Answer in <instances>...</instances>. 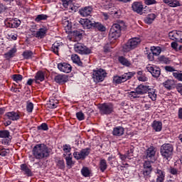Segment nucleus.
<instances>
[{
	"mask_svg": "<svg viewBox=\"0 0 182 182\" xmlns=\"http://www.w3.org/2000/svg\"><path fill=\"white\" fill-rule=\"evenodd\" d=\"M169 38L171 41H176L177 42V38H178V31H172L168 33Z\"/></svg>",
	"mask_w": 182,
	"mask_h": 182,
	"instance_id": "nucleus-37",
	"label": "nucleus"
},
{
	"mask_svg": "<svg viewBox=\"0 0 182 182\" xmlns=\"http://www.w3.org/2000/svg\"><path fill=\"white\" fill-rule=\"evenodd\" d=\"M173 151L174 146L171 144H164L160 148V154L164 160H171Z\"/></svg>",
	"mask_w": 182,
	"mask_h": 182,
	"instance_id": "nucleus-3",
	"label": "nucleus"
},
{
	"mask_svg": "<svg viewBox=\"0 0 182 182\" xmlns=\"http://www.w3.org/2000/svg\"><path fill=\"white\" fill-rule=\"evenodd\" d=\"M149 95V97L151 99V100L154 101L157 99V94H156V90L153 88H149V91L147 92Z\"/></svg>",
	"mask_w": 182,
	"mask_h": 182,
	"instance_id": "nucleus-36",
	"label": "nucleus"
},
{
	"mask_svg": "<svg viewBox=\"0 0 182 182\" xmlns=\"http://www.w3.org/2000/svg\"><path fill=\"white\" fill-rule=\"evenodd\" d=\"M92 11H93V9L92 8V6H89L83 7L81 9H80L79 13H80V15H81V16H84V17L90 16Z\"/></svg>",
	"mask_w": 182,
	"mask_h": 182,
	"instance_id": "nucleus-20",
	"label": "nucleus"
},
{
	"mask_svg": "<svg viewBox=\"0 0 182 182\" xmlns=\"http://www.w3.org/2000/svg\"><path fill=\"white\" fill-rule=\"evenodd\" d=\"M6 117L8 118L9 120H12L13 122H16L21 119V115L18 112H6L5 114Z\"/></svg>",
	"mask_w": 182,
	"mask_h": 182,
	"instance_id": "nucleus-19",
	"label": "nucleus"
},
{
	"mask_svg": "<svg viewBox=\"0 0 182 182\" xmlns=\"http://www.w3.org/2000/svg\"><path fill=\"white\" fill-rule=\"evenodd\" d=\"M98 109L101 114L109 116V114H112L114 112V105L111 102L103 103L98 107Z\"/></svg>",
	"mask_w": 182,
	"mask_h": 182,
	"instance_id": "nucleus-7",
	"label": "nucleus"
},
{
	"mask_svg": "<svg viewBox=\"0 0 182 182\" xmlns=\"http://www.w3.org/2000/svg\"><path fill=\"white\" fill-rule=\"evenodd\" d=\"M17 51L16 47H14L11 48L8 53H6L4 54V58L7 60H9V59H11V58H14L15 56V53Z\"/></svg>",
	"mask_w": 182,
	"mask_h": 182,
	"instance_id": "nucleus-28",
	"label": "nucleus"
},
{
	"mask_svg": "<svg viewBox=\"0 0 182 182\" xmlns=\"http://www.w3.org/2000/svg\"><path fill=\"white\" fill-rule=\"evenodd\" d=\"M118 60L119 63H121V65H123L124 66H127V68H129V66H132V63H130V61H129L127 58L123 56L119 57Z\"/></svg>",
	"mask_w": 182,
	"mask_h": 182,
	"instance_id": "nucleus-33",
	"label": "nucleus"
},
{
	"mask_svg": "<svg viewBox=\"0 0 182 182\" xmlns=\"http://www.w3.org/2000/svg\"><path fill=\"white\" fill-rule=\"evenodd\" d=\"M81 173L83 177H90V169L86 166H83L81 169Z\"/></svg>",
	"mask_w": 182,
	"mask_h": 182,
	"instance_id": "nucleus-40",
	"label": "nucleus"
},
{
	"mask_svg": "<svg viewBox=\"0 0 182 182\" xmlns=\"http://www.w3.org/2000/svg\"><path fill=\"white\" fill-rule=\"evenodd\" d=\"M141 42V39L140 38H130L124 46L123 50L124 52H130V50H133V49H136L140 43Z\"/></svg>",
	"mask_w": 182,
	"mask_h": 182,
	"instance_id": "nucleus-4",
	"label": "nucleus"
},
{
	"mask_svg": "<svg viewBox=\"0 0 182 182\" xmlns=\"http://www.w3.org/2000/svg\"><path fill=\"white\" fill-rule=\"evenodd\" d=\"M134 75H136L135 72H129L125 73L124 74L119 76L115 75L113 77V82L115 85H120L121 83H124V82H127V80L132 79Z\"/></svg>",
	"mask_w": 182,
	"mask_h": 182,
	"instance_id": "nucleus-6",
	"label": "nucleus"
},
{
	"mask_svg": "<svg viewBox=\"0 0 182 182\" xmlns=\"http://www.w3.org/2000/svg\"><path fill=\"white\" fill-rule=\"evenodd\" d=\"M146 69L152 75L153 77H160V75H161V70L156 65L149 64L146 66Z\"/></svg>",
	"mask_w": 182,
	"mask_h": 182,
	"instance_id": "nucleus-12",
	"label": "nucleus"
},
{
	"mask_svg": "<svg viewBox=\"0 0 182 182\" xmlns=\"http://www.w3.org/2000/svg\"><path fill=\"white\" fill-rule=\"evenodd\" d=\"M57 167L60 170H65V161L58 160L57 162Z\"/></svg>",
	"mask_w": 182,
	"mask_h": 182,
	"instance_id": "nucleus-51",
	"label": "nucleus"
},
{
	"mask_svg": "<svg viewBox=\"0 0 182 182\" xmlns=\"http://www.w3.org/2000/svg\"><path fill=\"white\" fill-rule=\"evenodd\" d=\"M152 127L155 132H161V129L163 127V124L161 122L154 121L152 124Z\"/></svg>",
	"mask_w": 182,
	"mask_h": 182,
	"instance_id": "nucleus-31",
	"label": "nucleus"
},
{
	"mask_svg": "<svg viewBox=\"0 0 182 182\" xmlns=\"http://www.w3.org/2000/svg\"><path fill=\"white\" fill-rule=\"evenodd\" d=\"M132 9L134 12H136L139 15H142L143 9H144V6H143V3H141V1H134L132 4Z\"/></svg>",
	"mask_w": 182,
	"mask_h": 182,
	"instance_id": "nucleus-15",
	"label": "nucleus"
},
{
	"mask_svg": "<svg viewBox=\"0 0 182 182\" xmlns=\"http://www.w3.org/2000/svg\"><path fill=\"white\" fill-rule=\"evenodd\" d=\"M74 50L77 53H80V55H90V53H92V50L80 43H77L74 45Z\"/></svg>",
	"mask_w": 182,
	"mask_h": 182,
	"instance_id": "nucleus-9",
	"label": "nucleus"
},
{
	"mask_svg": "<svg viewBox=\"0 0 182 182\" xmlns=\"http://www.w3.org/2000/svg\"><path fill=\"white\" fill-rule=\"evenodd\" d=\"M82 32L78 31H75L73 32V38L75 39V41L76 42H79V41H80V39H82Z\"/></svg>",
	"mask_w": 182,
	"mask_h": 182,
	"instance_id": "nucleus-39",
	"label": "nucleus"
},
{
	"mask_svg": "<svg viewBox=\"0 0 182 182\" xmlns=\"http://www.w3.org/2000/svg\"><path fill=\"white\" fill-rule=\"evenodd\" d=\"M63 151H65V153H70V150H72V148L70 147V145L65 144L63 146Z\"/></svg>",
	"mask_w": 182,
	"mask_h": 182,
	"instance_id": "nucleus-56",
	"label": "nucleus"
},
{
	"mask_svg": "<svg viewBox=\"0 0 182 182\" xmlns=\"http://www.w3.org/2000/svg\"><path fill=\"white\" fill-rule=\"evenodd\" d=\"M35 79L36 83H39V82H43L45 80V73L42 71H38L36 74Z\"/></svg>",
	"mask_w": 182,
	"mask_h": 182,
	"instance_id": "nucleus-27",
	"label": "nucleus"
},
{
	"mask_svg": "<svg viewBox=\"0 0 182 182\" xmlns=\"http://www.w3.org/2000/svg\"><path fill=\"white\" fill-rule=\"evenodd\" d=\"M6 25L8 28H18L21 21L19 20H10Z\"/></svg>",
	"mask_w": 182,
	"mask_h": 182,
	"instance_id": "nucleus-25",
	"label": "nucleus"
},
{
	"mask_svg": "<svg viewBox=\"0 0 182 182\" xmlns=\"http://www.w3.org/2000/svg\"><path fill=\"white\" fill-rule=\"evenodd\" d=\"M156 147L150 146L145 151V156L147 160H150L152 163L156 160Z\"/></svg>",
	"mask_w": 182,
	"mask_h": 182,
	"instance_id": "nucleus-11",
	"label": "nucleus"
},
{
	"mask_svg": "<svg viewBox=\"0 0 182 182\" xmlns=\"http://www.w3.org/2000/svg\"><path fill=\"white\" fill-rule=\"evenodd\" d=\"M176 42H180L182 43V31H178V38H176Z\"/></svg>",
	"mask_w": 182,
	"mask_h": 182,
	"instance_id": "nucleus-61",
	"label": "nucleus"
},
{
	"mask_svg": "<svg viewBox=\"0 0 182 182\" xmlns=\"http://www.w3.org/2000/svg\"><path fill=\"white\" fill-rule=\"evenodd\" d=\"M144 3L146 5H154L157 4L156 0H144Z\"/></svg>",
	"mask_w": 182,
	"mask_h": 182,
	"instance_id": "nucleus-60",
	"label": "nucleus"
},
{
	"mask_svg": "<svg viewBox=\"0 0 182 182\" xmlns=\"http://www.w3.org/2000/svg\"><path fill=\"white\" fill-rule=\"evenodd\" d=\"M21 171H23L24 174L26 176H28V177H32L33 176L32 171L29 169V167H28L26 164H22L21 165Z\"/></svg>",
	"mask_w": 182,
	"mask_h": 182,
	"instance_id": "nucleus-24",
	"label": "nucleus"
},
{
	"mask_svg": "<svg viewBox=\"0 0 182 182\" xmlns=\"http://www.w3.org/2000/svg\"><path fill=\"white\" fill-rule=\"evenodd\" d=\"M138 80H139V82H147L148 79L147 77H146V75H139L137 77Z\"/></svg>",
	"mask_w": 182,
	"mask_h": 182,
	"instance_id": "nucleus-58",
	"label": "nucleus"
},
{
	"mask_svg": "<svg viewBox=\"0 0 182 182\" xmlns=\"http://www.w3.org/2000/svg\"><path fill=\"white\" fill-rule=\"evenodd\" d=\"M100 170L102 171V173H105L106 170L107 169V162L106 161V159H101L100 161Z\"/></svg>",
	"mask_w": 182,
	"mask_h": 182,
	"instance_id": "nucleus-34",
	"label": "nucleus"
},
{
	"mask_svg": "<svg viewBox=\"0 0 182 182\" xmlns=\"http://www.w3.org/2000/svg\"><path fill=\"white\" fill-rule=\"evenodd\" d=\"M79 22L84 29H92V28H94V29L100 32H106V27L102 23L95 22L88 18H80Z\"/></svg>",
	"mask_w": 182,
	"mask_h": 182,
	"instance_id": "nucleus-2",
	"label": "nucleus"
},
{
	"mask_svg": "<svg viewBox=\"0 0 182 182\" xmlns=\"http://www.w3.org/2000/svg\"><path fill=\"white\" fill-rule=\"evenodd\" d=\"M107 75L106 70L100 68L93 71L92 79L95 83H99V82H103V80H105V77H106Z\"/></svg>",
	"mask_w": 182,
	"mask_h": 182,
	"instance_id": "nucleus-8",
	"label": "nucleus"
},
{
	"mask_svg": "<svg viewBox=\"0 0 182 182\" xmlns=\"http://www.w3.org/2000/svg\"><path fill=\"white\" fill-rule=\"evenodd\" d=\"M160 60L161 62H164V63H166V65H170V62H171V60H170V58H166L164 55H161L160 57Z\"/></svg>",
	"mask_w": 182,
	"mask_h": 182,
	"instance_id": "nucleus-52",
	"label": "nucleus"
},
{
	"mask_svg": "<svg viewBox=\"0 0 182 182\" xmlns=\"http://www.w3.org/2000/svg\"><path fill=\"white\" fill-rule=\"evenodd\" d=\"M37 130H43L44 132H46L49 130V127H48V124L43 123L40 126L37 127Z\"/></svg>",
	"mask_w": 182,
	"mask_h": 182,
	"instance_id": "nucleus-46",
	"label": "nucleus"
},
{
	"mask_svg": "<svg viewBox=\"0 0 182 182\" xmlns=\"http://www.w3.org/2000/svg\"><path fill=\"white\" fill-rule=\"evenodd\" d=\"M32 153L36 160H43L50 156V149L43 144H38L33 148Z\"/></svg>",
	"mask_w": 182,
	"mask_h": 182,
	"instance_id": "nucleus-1",
	"label": "nucleus"
},
{
	"mask_svg": "<svg viewBox=\"0 0 182 182\" xmlns=\"http://www.w3.org/2000/svg\"><path fill=\"white\" fill-rule=\"evenodd\" d=\"M22 55L24 59H32V56H33V52L31 50H25Z\"/></svg>",
	"mask_w": 182,
	"mask_h": 182,
	"instance_id": "nucleus-43",
	"label": "nucleus"
},
{
	"mask_svg": "<svg viewBox=\"0 0 182 182\" xmlns=\"http://www.w3.org/2000/svg\"><path fill=\"white\" fill-rule=\"evenodd\" d=\"M156 173L157 174V177H161L162 178H165L166 172H164V171L157 169Z\"/></svg>",
	"mask_w": 182,
	"mask_h": 182,
	"instance_id": "nucleus-55",
	"label": "nucleus"
},
{
	"mask_svg": "<svg viewBox=\"0 0 182 182\" xmlns=\"http://www.w3.org/2000/svg\"><path fill=\"white\" fill-rule=\"evenodd\" d=\"M148 53V55H147V58L149 59V60H151V61H153L154 60V53L151 51V53Z\"/></svg>",
	"mask_w": 182,
	"mask_h": 182,
	"instance_id": "nucleus-63",
	"label": "nucleus"
},
{
	"mask_svg": "<svg viewBox=\"0 0 182 182\" xmlns=\"http://www.w3.org/2000/svg\"><path fill=\"white\" fill-rule=\"evenodd\" d=\"M174 85H176V82L173 80H167L164 82V87L168 90H171L174 87Z\"/></svg>",
	"mask_w": 182,
	"mask_h": 182,
	"instance_id": "nucleus-29",
	"label": "nucleus"
},
{
	"mask_svg": "<svg viewBox=\"0 0 182 182\" xmlns=\"http://www.w3.org/2000/svg\"><path fill=\"white\" fill-rule=\"evenodd\" d=\"M81 154L84 160L90 154V148H85L80 150Z\"/></svg>",
	"mask_w": 182,
	"mask_h": 182,
	"instance_id": "nucleus-42",
	"label": "nucleus"
},
{
	"mask_svg": "<svg viewBox=\"0 0 182 182\" xmlns=\"http://www.w3.org/2000/svg\"><path fill=\"white\" fill-rule=\"evenodd\" d=\"M104 52L105 53H109L110 52V46L109 44H106L104 46Z\"/></svg>",
	"mask_w": 182,
	"mask_h": 182,
	"instance_id": "nucleus-64",
	"label": "nucleus"
},
{
	"mask_svg": "<svg viewBox=\"0 0 182 182\" xmlns=\"http://www.w3.org/2000/svg\"><path fill=\"white\" fill-rule=\"evenodd\" d=\"M73 156L76 159V160H84L81 151H75L73 153Z\"/></svg>",
	"mask_w": 182,
	"mask_h": 182,
	"instance_id": "nucleus-47",
	"label": "nucleus"
},
{
	"mask_svg": "<svg viewBox=\"0 0 182 182\" xmlns=\"http://www.w3.org/2000/svg\"><path fill=\"white\" fill-rule=\"evenodd\" d=\"M154 19H156V14H148L146 17H145L144 22L148 25H150L151 23H153V22L154 21Z\"/></svg>",
	"mask_w": 182,
	"mask_h": 182,
	"instance_id": "nucleus-30",
	"label": "nucleus"
},
{
	"mask_svg": "<svg viewBox=\"0 0 182 182\" xmlns=\"http://www.w3.org/2000/svg\"><path fill=\"white\" fill-rule=\"evenodd\" d=\"M62 49H63V43L60 41H55L51 47L52 52L55 53V55H59V52H60Z\"/></svg>",
	"mask_w": 182,
	"mask_h": 182,
	"instance_id": "nucleus-18",
	"label": "nucleus"
},
{
	"mask_svg": "<svg viewBox=\"0 0 182 182\" xmlns=\"http://www.w3.org/2000/svg\"><path fill=\"white\" fill-rule=\"evenodd\" d=\"M173 76L175 79H177V80L182 82V73H180L178 72L173 73Z\"/></svg>",
	"mask_w": 182,
	"mask_h": 182,
	"instance_id": "nucleus-54",
	"label": "nucleus"
},
{
	"mask_svg": "<svg viewBox=\"0 0 182 182\" xmlns=\"http://www.w3.org/2000/svg\"><path fill=\"white\" fill-rule=\"evenodd\" d=\"M71 60L73 62V63H75V65H77L78 66H83V63L80 60V57L77 55V54H73L71 55Z\"/></svg>",
	"mask_w": 182,
	"mask_h": 182,
	"instance_id": "nucleus-26",
	"label": "nucleus"
},
{
	"mask_svg": "<svg viewBox=\"0 0 182 182\" xmlns=\"http://www.w3.org/2000/svg\"><path fill=\"white\" fill-rule=\"evenodd\" d=\"M26 110H27L28 113H32V112L33 110V103L28 101L26 103Z\"/></svg>",
	"mask_w": 182,
	"mask_h": 182,
	"instance_id": "nucleus-49",
	"label": "nucleus"
},
{
	"mask_svg": "<svg viewBox=\"0 0 182 182\" xmlns=\"http://www.w3.org/2000/svg\"><path fill=\"white\" fill-rule=\"evenodd\" d=\"M76 117L77 120H79L80 122H82V120H85V114H83V112H77Z\"/></svg>",
	"mask_w": 182,
	"mask_h": 182,
	"instance_id": "nucleus-53",
	"label": "nucleus"
},
{
	"mask_svg": "<svg viewBox=\"0 0 182 182\" xmlns=\"http://www.w3.org/2000/svg\"><path fill=\"white\" fill-rule=\"evenodd\" d=\"M164 4H166L171 8H177V6H181V4L178 0H162Z\"/></svg>",
	"mask_w": 182,
	"mask_h": 182,
	"instance_id": "nucleus-21",
	"label": "nucleus"
},
{
	"mask_svg": "<svg viewBox=\"0 0 182 182\" xmlns=\"http://www.w3.org/2000/svg\"><path fill=\"white\" fill-rule=\"evenodd\" d=\"M0 139H4L2 140V144H9V143H11V140H12L11 132L8 130H1Z\"/></svg>",
	"mask_w": 182,
	"mask_h": 182,
	"instance_id": "nucleus-13",
	"label": "nucleus"
},
{
	"mask_svg": "<svg viewBox=\"0 0 182 182\" xmlns=\"http://www.w3.org/2000/svg\"><path fill=\"white\" fill-rule=\"evenodd\" d=\"M151 171H153V168L151 167V162L150 161H146L144 163V169L142 171V174L147 181L151 177Z\"/></svg>",
	"mask_w": 182,
	"mask_h": 182,
	"instance_id": "nucleus-10",
	"label": "nucleus"
},
{
	"mask_svg": "<svg viewBox=\"0 0 182 182\" xmlns=\"http://www.w3.org/2000/svg\"><path fill=\"white\" fill-rule=\"evenodd\" d=\"M63 3V6L64 8H68L70 4H72V0H61Z\"/></svg>",
	"mask_w": 182,
	"mask_h": 182,
	"instance_id": "nucleus-57",
	"label": "nucleus"
},
{
	"mask_svg": "<svg viewBox=\"0 0 182 182\" xmlns=\"http://www.w3.org/2000/svg\"><path fill=\"white\" fill-rule=\"evenodd\" d=\"M48 18H49V16L46 14H39L36 17L35 21L41 22V21H46Z\"/></svg>",
	"mask_w": 182,
	"mask_h": 182,
	"instance_id": "nucleus-41",
	"label": "nucleus"
},
{
	"mask_svg": "<svg viewBox=\"0 0 182 182\" xmlns=\"http://www.w3.org/2000/svg\"><path fill=\"white\" fill-rule=\"evenodd\" d=\"M176 89L177 92H178V93H180V95H182V84H178L176 86Z\"/></svg>",
	"mask_w": 182,
	"mask_h": 182,
	"instance_id": "nucleus-62",
	"label": "nucleus"
},
{
	"mask_svg": "<svg viewBox=\"0 0 182 182\" xmlns=\"http://www.w3.org/2000/svg\"><path fill=\"white\" fill-rule=\"evenodd\" d=\"M169 173L173 176H175V178L177 180V176H178V170L177 168L171 167L169 168Z\"/></svg>",
	"mask_w": 182,
	"mask_h": 182,
	"instance_id": "nucleus-48",
	"label": "nucleus"
},
{
	"mask_svg": "<svg viewBox=\"0 0 182 182\" xmlns=\"http://www.w3.org/2000/svg\"><path fill=\"white\" fill-rule=\"evenodd\" d=\"M47 105L49 109H56V107H58V101L57 100L51 98L50 99Z\"/></svg>",
	"mask_w": 182,
	"mask_h": 182,
	"instance_id": "nucleus-35",
	"label": "nucleus"
},
{
	"mask_svg": "<svg viewBox=\"0 0 182 182\" xmlns=\"http://www.w3.org/2000/svg\"><path fill=\"white\" fill-rule=\"evenodd\" d=\"M120 35L121 33L110 29L109 30V39H114V41H116V39H118V38H120Z\"/></svg>",
	"mask_w": 182,
	"mask_h": 182,
	"instance_id": "nucleus-32",
	"label": "nucleus"
},
{
	"mask_svg": "<svg viewBox=\"0 0 182 182\" xmlns=\"http://www.w3.org/2000/svg\"><path fill=\"white\" fill-rule=\"evenodd\" d=\"M12 79L16 83H19V82H22L23 77L21 74H14L12 75Z\"/></svg>",
	"mask_w": 182,
	"mask_h": 182,
	"instance_id": "nucleus-44",
	"label": "nucleus"
},
{
	"mask_svg": "<svg viewBox=\"0 0 182 182\" xmlns=\"http://www.w3.org/2000/svg\"><path fill=\"white\" fill-rule=\"evenodd\" d=\"M151 52H152L155 56H159V55L161 53V48L160 47H151Z\"/></svg>",
	"mask_w": 182,
	"mask_h": 182,
	"instance_id": "nucleus-45",
	"label": "nucleus"
},
{
	"mask_svg": "<svg viewBox=\"0 0 182 182\" xmlns=\"http://www.w3.org/2000/svg\"><path fill=\"white\" fill-rule=\"evenodd\" d=\"M113 136H116L117 137H120V136H123L124 134V128L123 127H116L113 129L112 131Z\"/></svg>",
	"mask_w": 182,
	"mask_h": 182,
	"instance_id": "nucleus-23",
	"label": "nucleus"
},
{
	"mask_svg": "<svg viewBox=\"0 0 182 182\" xmlns=\"http://www.w3.org/2000/svg\"><path fill=\"white\" fill-rule=\"evenodd\" d=\"M126 28V24L123 21H118L117 23H114L112 27V31H115V32H118L119 33H122V31H124Z\"/></svg>",
	"mask_w": 182,
	"mask_h": 182,
	"instance_id": "nucleus-14",
	"label": "nucleus"
},
{
	"mask_svg": "<svg viewBox=\"0 0 182 182\" xmlns=\"http://www.w3.org/2000/svg\"><path fill=\"white\" fill-rule=\"evenodd\" d=\"M8 154H9V149L0 148V156H1V157H5V156H7Z\"/></svg>",
	"mask_w": 182,
	"mask_h": 182,
	"instance_id": "nucleus-50",
	"label": "nucleus"
},
{
	"mask_svg": "<svg viewBox=\"0 0 182 182\" xmlns=\"http://www.w3.org/2000/svg\"><path fill=\"white\" fill-rule=\"evenodd\" d=\"M58 69L63 73H70L72 72V65L67 63H60L58 64Z\"/></svg>",
	"mask_w": 182,
	"mask_h": 182,
	"instance_id": "nucleus-16",
	"label": "nucleus"
},
{
	"mask_svg": "<svg viewBox=\"0 0 182 182\" xmlns=\"http://www.w3.org/2000/svg\"><path fill=\"white\" fill-rule=\"evenodd\" d=\"M56 83H66L69 80V77L66 75H58L55 77Z\"/></svg>",
	"mask_w": 182,
	"mask_h": 182,
	"instance_id": "nucleus-22",
	"label": "nucleus"
},
{
	"mask_svg": "<svg viewBox=\"0 0 182 182\" xmlns=\"http://www.w3.org/2000/svg\"><path fill=\"white\" fill-rule=\"evenodd\" d=\"M46 33H48V28L46 27L39 28L36 33L35 31L33 32V36L38 38V39H43L46 36Z\"/></svg>",
	"mask_w": 182,
	"mask_h": 182,
	"instance_id": "nucleus-17",
	"label": "nucleus"
},
{
	"mask_svg": "<svg viewBox=\"0 0 182 182\" xmlns=\"http://www.w3.org/2000/svg\"><path fill=\"white\" fill-rule=\"evenodd\" d=\"M63 23L65 26V28H68V29L72 28V24L69 23L68 20H63Z\"/></svg>",
	"mask_w": 182,
	"mask_h": 182,
	"instance_id": "nucleus-59",
	"label": "nucleus"
},
{
	"mask_svg": "<svg viewBox=\"0 0 182 182\" xmlns=\"http://www.w3.org/2000/svg\"><path fill=\"white\" fill-rule=\"evenodd\" d=\"M72 154H69L68 156L65 157V161L67 166L68 168H72L73 167V165L75 163H73V161L72 160V156H70Z\"/></svg>",
	"mask_w": 182,
	"mask_h": 182,
	"instance_id": "nucleus-38",
	"label": "nucleus"
},
{
	"mask_svg": "<svg viewBox=\"0 0 182 182\" xmlns=\"http://www.w3.org/2000/svg\"><path fill=\"white\" fill-rule=\"evenodd\" d=\"M149 92V86L144 85H139L135 91L128 92V96L131 99H137L139 95H146Z\"/></svg>",
	"mask_w": 182,
	"mask_h": 182,
	"instance_id": "nucleus-5",
	"label": "nucleus"
}]
</instances>
